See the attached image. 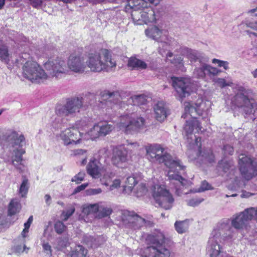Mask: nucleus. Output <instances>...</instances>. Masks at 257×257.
Wrapping results in <instances>:
<instances>
[{"instance_id": "1", "label": "nucleus", "mask_w": 257, "mask_h": 257, "mask_svg": "<svg viewBox=\"0 0 257 257\" xmlns=\"http://www.w3.org/2000/svg\"><path fill=\"white\" fill-rule=\"evenodd\" d=\"M44 67L50 76L58 79L69 74L70 71L82 73L85 70L86 65L83 57L73 54L70 55L67 63L58 58L50 59L44 64Z\"/></svg>"}, {"instance_id": "2", "label": "nucleus", "mask_w": 257, "mask_h": 257, "mask_svg": "<svg viewBox=\"0 0 257 257\" xmlns=\"http://www.w3.org/2000/svg\"><path fill=\"white\" fill-rule=\"evenodd\" d=\"M147 157L152 162H158L159 164L163 163L169 170L167 176L170 179L178 180L183 185L188 183L184 180L180 175L175 173L176 170L184 169L179 160L173 159L172 157L166 152L161 145L157 144L149 145L146 147Z\"/></svg>"}, {"instance_id": "3", "label": "nucleus", "mask_w": 257, "mask_h": 257, "mask_svg": "<svg viewBox=\"0 0 257 257\" xmlns=\"http://www.w3.org/2000/svg\"><path fill=\"white\" fill-rule=\"evenodd\" d=\"M200 106V103L195 104L194 105L190 102L186 103L185 105V112L182 117L184 118H191L190 120H186V124L184 127L186 139L190 147L194 148L195 147H197L199 149V152L201 154L200 144L201 139L192 134L193 132L195 133H199L201 129L199 122L196 118L197 115L199 114Z\"/></svg>"}, {"instance_id": "4", "label": "nucleus", "mask_w": 257, "mask_h": 257, "mask_svg": "<svg viewBox=\"0 0 257 257\" xmlns=\"http://www.w3.org/2000/svg\"><path fill=\"white\" fill-rule=\"evenodd\" d=\"M86 63L91 71L96 72H110L116 66L115 61L111 57L110 51L105 49L89 53Z\"/></svg>"}, {"instance_id": "5", "label": "nucleus", "mask_w": 257, "mask_h": 257, "mask_svg": "<svg viewBox=\"0 0 257 257\" xmlns=\"http://www.w3.org/2000/svg\"><path fill=\"white\" fill-rule=\"evenodd\" d=\"M231 228L228 220L218 223L216 228L212 231V236L208 240L207 252L209 256L217 257L219 255L221 251L218 242L221 241V239L231 238Z\"/></svg>"}, {"instance_id": "6", "label": "nucleus", "mask_w": 257, "mask_h": 257, "mask_svg": "<svg viewBox=\"0 0 257 257\" xmlns=\"http://www.w3.org/2000/svg\"><path fill=\"white\" fill-rule=\"evenodd\" d=\"M234 89L237 92L232 100V103L239 108L245 117L253 114L256 109V104L253 99L249 98L252 91L238 84L234 87Z\"/></svg>"}, {"instance_id": "7", "label": "nucleus", "mask_w": 257, "mask_h": 257, "mask_svg": "<svg viewBox=\"0 0 257 257\" xmlns=\"http://www.w3.org/2000/svg\"><path fill=\"white\" fill-rule=\"evenodd\" d=\"M164 235L159 233L155 235L149 234L146 238L148 246L145 248V254L146 257H159L161 254L168 256L169 250L165 247Z\"/></svg>"}, {"instance_id": "8", "label": "nucleus", "mask_w": 257, "mask_h": 257, "mask_svg": "<svg viewBox=\"0 0 257 257\" xmlns=\"http://www.w3.org/2000/svg\"><path fill=\"white\" fill-rule=\"evenodd\" d=\"M22 69L23 76L33 83H42L52 77L47 71V73L45 72L41 66L34 61L29 60L26 62Z\"/></svg>"}, {"instance_id": "9", "label": "nucleus", "mask_w": 257, "mask_h": 257, "mask_svg": "<svg viewBox=\"0 0 257 257\" xmlns=\"http://www.w3.org/2000/svg\"><path fill=\"white\" fill-rule=\"evenodd\" d=\"M145 122V120L143 117H135L134 113L125 114L120 116L117 125L120 130L129 134L142 128Z\"/></svg>"}, {"instance_id": "10", "label": "nucleus", "mask_w": 257, "mask_h": 257, "mask_svg": "<svg viewBox=\"0 0 257 257\" xmlns=\"http://www.w3.org/2000/svg\"><path fill=\"white\" fill-rule=\"evenodd\" d=\"M83 105V99L81 96H74L66 99L65 104L58 105L55 112L61 116H73L80 112Z\"/></svg>"}, {"instance_id": "11", "label": "nucleus", "mask_w": 257, "mask_h": 257, "mask_svg": "<svg viewBox=\"0 0 257 257\" xmlns=\"http://www.w3.org/2000/svg\"><path fill=\"white\" fill-rule=\"evenodd\" d=\"M172 85L174 88L178 99H183L189 96L192 91V83L187 78L172 77Z\"/></svg>"}, {"instance_id": "12", "label": "nucleus", "mask_w": 257, "mask_h": 257, "mask_svg": "<svg viewBox=\"0 0 257 257\" xmlns=\"http://www.w3.org/2000/svg\"><path fill=\"white\" fill-rule=\"evenodd\" d=\"M238 164L242 176L249 180L257 176V162L244 154L239 157Z\"/></svg>"}, {"instance_id": "13", "label": "nucleus", "mask_w": 257, "mask_h": 257, "mask_svg": "<svg viewBox=\"0 0 257 257\" xmlns=\"http://www.w3.org/2000/svg\"><path fill=\"white\" fill-rule=\"evenodd\" d=\"M153 196L159 205L167 210L173 206L174 199L171 194L164 187L155 185L153 189Z\"/></svg>"}, {"instance_id": "14", "label": "nucleus", "mask_w": 257, "mask_h": 257, "mask_svg": "<svg viewBox=\"0 0 257 257\" xmlns=\"http://www.w3.org/2000/svg\"><path fill=\"white\" fill-rule=\"evenodd\" d=\"M127 5L125 11H131V16L133 21L137 25L143 24V12L144 8L147 7V2L144 0H127Z\"/></svg>"}, {"instance_id": "15", "label": "nucleus", "mask_w": 257, "mask_h": 257, "mask_svg": "<svg viewBox=\"0 0 257 257\" xmlns=\"http://www.w3.org/2000/svg\"><path fill=\"white\" fill-rule=\"evenodd\" d=\"M122 221L125 226L134 230L139 229L147 222L146 220L134 212L125 211L122 216Z\"/></svg>"}, {"instance_id": "16", "label": "nucleus", "mask_w": 257, "mask_h": 257, "mask_svg": "<svg viewBox=\"0 0 257 257\" xmlns=\"http://www.w3.org/2000/svg\"><path fill=\"white\" fill-rule=\"evenodd\" d=\"M59 136L66 146L73 143L76 144L81 140V133L74 127L67 128L62 131Z\"/></svg>"}, {"instance_id": "17", "label": "nucleus", "mask_w": 257, "mask_h": 257, "mask_svg": "<svg viewBox=\"0 0 257 257\" xmlns=\"http://www.w3.org/2000/svg\"><path fill=\"white\" fill-rule=\"evenodd\" d=\"M114 128L113 124L107 122H101L95 124L89 132L92 140L104 137L109 134Z\"/></svg>"}, {"instance_id": "18", "label": "nucleus", "mask_w": 257, "mask_h": 257, "mask_svg": "<svg viewBox=\"0 0 257 257\" xmlns=\"http://www.w3.org/2000/svg\"><path fill=\"white\" fill-rule=\"evenodd\" d=\"M4 137L9 144L14 148H22L25 144L24 136L15 131L7 133Z\"/></svg>"}, {"instance_id": "19", "label": "nucleus", "mask_w": 257, "mask_h": 257, "mask_svg": "<svg viewBox=\"0 0 257 257\" xmlns=\"http://www.w3.org/2000/svg\"><path fill=\"white\" fill-rule=\"evenodd\" d=\"M127 160V152L123 147H116L113 150L111 161L113 165L120 167Z\"/></svg>"}, {"instance_id": "20", "label": "nucleus", "mask_w": 257, "mask_h": 257, "mask_svg": "<svg viewBox=\"0 0 257 257\" xmlns=\"http://www.w3.org/2000/svg\"><path fill=\"white\" fill-rule=\"evenodd\" d=\"M146 36L156 41L160 42L159 48L162 47L164 50H167L169 46L167 43L164 42L162 41H160V39L162 34V31L156 26H153L145 30Z\"/></svg>"}, {"instance_id": "21", "label": "nucleus", "mask_w": 257, "mask_h": 257, "mask_svg": "<svg viewBox=\"0 0 257 257\" xmlns=\"http://www.w3.org/2000/svg\"><path fill=\"white\" fill-rule=\"evenodd\" d=\"M14 156L12 158V163L20 172L24 170V166L22 164L23 155L25 153L24 149L21 148H15L13 150Z\"/></svg>"}, {"instance_id": "22", "label": "nucleus", "mask_w": 257, "mask_h": 257, "mask_svg": "<svg viewBox=\"0 0 257 257\" xmlns=\"http://www.w3.org/2000/svg\"><path fill=\"white\" fill-rule=\"evenodd\" d=\"M99 162L96 159L90 161L87 166V173L93 178H98L100 176V169Z\"/></svg>"}, {"instance_id": "23", "label": "nucleus", "mask_w": 257, "mask_h": 257, "mask_svg": "<svg viewBox=\"0 0 257 257\" xmlns=\"http://www.w3.org/2000/svg\"><path fill=\"white\" fill-rule=\"evenodd\" d=\"M155 117L158 121H162L167 116V107L163 101L158 102L154 107Z\"/></svg>"}, {"instance_id": "24", "label": "nucleus", "mask_w": 257, "mask_h": 257, "mask_svg": "<svg viewBox=\"0 0 257 257\" xmlns=\"http://www.w3.org/2000/svg\"><path fill=\"white\" fill-rule=\"evenodd\" d=\"M208 61V59L207 58L202 61V62H200V65L199 67H196L194 69L193 74L196 78H204L206 75H207V64L206 62Z\"/></svg>"}, {"instance_id": "25", "label": "nucleus", "mask_w": 257, "mask_h": 257, "mask_svg": "<svg viewBox=\"0 0 257 257\" xmlns=\"http://www.w3.org/2000/svg\"><path fill=\"white\" fill-rule=\"evenodd\" d=\"M247 222L244 215L240 212L232 219L231 225L235 229H240L245 226Z\"/></svg>"}, {"instance_id": "26", "label": "nucleus", "mask_w": 257, "mask_h": 257, "mask_svg": "<svg viewBox=\"0 0 257 257\" xmlns=\"http://www.w3.org/2000/svg\"><path fill=\"white\" fill-rule=\"evenodd\" d=\"M186 57L190 61L191 63H195L197 61L202 62V61L206 59L202 56L197 51L190 49L189 48H185Z\"/></svg>"}, {"instance_id": "27", "label": "nucleus", "mask_w": 257, "mask_h": 257, "mask_svg": "<svg viewBox=\"0 0 257 257\" xmlns=\"http://www.w3.org/2000/svg\"><path fill=\"white\" fill-rule=\"evenodd\" d=\"M156 20L155 14L153 10L148 6L147 3V7L144 8L143 12V23H148L153 22Z\"/></svg>"}, {"instance_id": "28", "label": "nucleus", "mask_w": 257, "mask_h": 257, "mask_svg": "<svg viewBox=\"0 0 257 257\" xmlns=\"http://www.w3.org/2000/svg\"><path fill=\"white\" fill-rule=\"evenodd\" d=\"M128 66L135 69H145L147 67V64L144 61L134 57L128 60Z\"/></svg>"}, {"instance_id": "29", "label": "nucleus", "mask_w": 257, "mask_h": 257, "mask_svg": "<svg viewBox=\"0 0 257 257\" xmlns=\"http://www.w3.org/2000/svg\"><path fill=\"white\" fill-rule=\"evenodd\" d=\"M108 96L109 101L113 102L114 104L118 105L120 107H122L124 104V101L120 93L117 92H108L107 93Z\"/></svg>"}, {"instance_id": "30", "label": "nucleus", "mask_w": 257, "mask_h": 257, "mask_svg": "<svg viewBox=\"0 0 257 257\" xmlns=\"http://www.w3.org/2000/svg\"><path fill=\"white\" fill-rule=\"evenodd\" d=\"M84 240L87 244L91 247H97L103 242L102 237L97 236V237H94L90 235L86 236L84 238Z\"/></svg>"}, {"instance_id": "31", "label": "nucleus", "mask_w": 257, "mask_h": 257, "mask_svg": "<svg viewBox=\"0 0 257 257\" xmlns=\"http://www.w3.org/2000/svg\"><path fill=\"white\" fill-rule=\"evenodd\" d=\"M99 210V203L85 204L82 207V212L86 215L94 214Z\"/></svg>"}, {"instance_id": "32", "label": "nucleus", "mask_w": 257, "mask_h": 257, "mask_svg": "<svg viewBox=\"0 0 257 257\" xmlns=\"http://www.w3.org/2000/svg\"><path fill=\"white\" fill-rule=\"evenodd\" d=\"M21 209V204L16 199L10 202L8 207V214L10 216L15 215L19 212Z\"/></svg>"}, {"instance_id": "33", "label": "nucleus", "mask_w": 257, "mask_h": 257, "mask_svg": "<svg viewBox=\"0 0 257 257\" xmlns=\"http://www.w3.org/2000/svg\"><path fill=\"white\" fill-rule=\"evenodd\" d=\"M175 227L178 233H185L189 227L188 221L187 220L177 221L175 223Z\"/></svg>"}, {"instance_id": "34", "label": "nucleus", "mask_w": 257, "mask_h": 257, "mask_svg": "<svg viewBox=\"0 0 257 257\" xmlns=\"http://www.w3.org/2000/svg\"><path fill=\"white\" fill-rule=\"evenodd\" d=\"M137 181L134 177H128L125 181V185L124 187V191L126 193H130L132 192L134 187L137 184Z\"/></svg>"}, {"instance_id": "35", "label": "nucleus", "mask_w": 257, "mask_h": 257, "mask_svg": "<svg viewBox=\"0 0 257 257\" xmlns=\"http://www.w3.org/2000/svg\"><path fill=\"white\" fill-rule=\"evenodd\" d=\"M87 250L81 245H77L72 251L70 257H85Z\"/></svg>"}, {"instance_id": "36", "label": "nucleus", "mask_w": 257, "mask_h": 257, "mask_svg": "<svg viewBox=\"0 0 257 257\" xmlns=\"http://www.w3.org/2000/svg\"><path fill=\"white\" fill-rule=\"evenodd\" d=\"M131 100L134 105H144L146 103V96L144 94H140L132 96Z\"/></svg>"}, {"instance_id": "37", "label": "nucleus", "mask_w": 257, "mask_h": 257, "mask_svg": "<svg viewBox=\"0 0 257 257\" xmlns=\"http://www.w3.org/2000/svg\"><path fill=\"white\" fill-rule=\"evenodd\" d=\"M0 59L6 64H8L10 61L8 47L3 44H0Z\"/></svg>"}, {"instance_id": "38", "label": "nucleus", "mask_w": 257, "mask_h": 257, "mask_svg": "<svg viewBox=\"0 0 257 257\" xmlns=\"http://www.w3.org/2000/svg\"><path fill=\"white\" fill-rule=\"evenodd\" d=\"M241 213L244 215V216L247 221L252 219L255 216L257 217V209L254 207H250L245 209Z\"/></svg>"}, {"instance_id": "39", "label": "nucleus", "mask_w": 257, "mask_h": 257, "mask_svg": "<svg viewBox=\"0 0 257 257\" xmlns=\"http://www.w3.org/2000/svg\"><path fill=\"white\" fill-rule=\"evenodd\" d=\"M99 203V210L98 212H99V216L101 217H106L110 215L112 210L110 207H108L103 205L102 203Z\"/></svg>"}, {"instance_id": "40", "label": "nucleus", "mask_w": 257, "mask_h": 257, "mask_svg": "<svg viewBox=\"0 0 257 257\" xmlns=\"http://www.w3.org/2000/svg\"><path fill=\"white\" fill-rule=\"evenodd\" d=\"M74 155L76 157H80L82 159L81 165H84L86 163L87 151L83 149H77L74 151Z\"/></svg>"}, {"instance_id": "41", "label": "nucleus", "mask_w": 257, "mask_h": 257, "mask_svg": "<svg viewBox=\"0 0 257 257\" xmlns=\"http://www.w3.org/2000/svg\"><path fill=\"white\" fill-rule=\"evenodd\" d=\"M29 189L28 180L25 178L20 186L19 189V193L21 195L22 197H25L27 194Z\"/></svg>"}, {"instance_id": "42", "label": "nucleus", "mask_w": 257, "mask_h": 257, "mask_svg": "<svg viewBox=\"0 0 257 257\" xmlns=\"http://www.w3.org/2000/svg\"><path fill=\"white\" fill-rule=\"evenodd\" d=\"M147 192V188L144 184H139L135 190L134 192L137 197H140L145 195Z\"/></svg>"}, {"instance_id": "43", "label": "nucleus", "mask_w": 257, "mask_h": 257, "mask_svg": "<svg viewBox=\"0 0 257 257\" xmlns=\"http://www.w3.org/2000/svg\"><path fill=\"white\" fill-rule=\"evenodd\" d=\"M214 82L221 88H224L226 86H230L232 84L231 81H226L225 79L218 78L214 79Z\"/></svg>"}, {"instance_id": "44", "label": "nucleus", "mask_w": 257, "mask_h": 257, "mask_svg": "<svg viewBox=\"0 0 257 257\" xmlns=\"http://www.w3.org/2000/svg\"><path fill=\"white\" fill-rule=\"evenodd\" d=\"M219 167L222 169L224 172H227L230 168L233 167L231 163L225 160H221L219 163Z\"/></svg>"}, {"instance_id": "45", "label": "nucleus", "mask_w": 257, "mask_h": 257, "mask_svg": "<svg viewBox=\"0 0 257 257\" xmlns=\"http://www.w3.org/2000/svg\"><path fill=\"white\" fill-rule=\"evenodd\" d=\"M54 228L58 234H61L65 230L66 226L62 221H58L55 223Z\"/></svg>"}, {"instance_id": "46", "label": "nucleus", "mask_w": 257, "mask_h": 257, "mask_svg": "<svg viewBox=\"0 0 257 257\" xmlns=\"http://www.w3.org/2000/svg\"><path fill=\"white\" fill-rule=\"evenodd\" d=\"M85 176L84 171H80L71 179V181L75 182L77 184H78L84 180Z\"/></svg>"}, {"instance_id": "47", "label": "nucleus", "mask_w": 257, "mask_h": 257, "mask_svg": "<svg viewBox=\"0 0 257 257\" xmlns=\"http://www.w3.org/2000/svg\"><path fill=\"white\" fill-rule=\"evenodd\" d=\"M221 72V70L207 64V75L209 76H215Z\"/></svg>"}, {"instance_id": "48", "label": "nucleus", "mask_w": 257, "mask_h": 257, "mask_svg": "<svg viewBox=\"0 0 257 257\" xmlns=\"http://www.w3.org/2000/svg\"><path fill=\"white\" fill-rule=\"evenodd\" d=\"M75 210V208L74 207H72L67 211H63L62 216L63 217V220L64 221L67 220V219L74 213Z\"/></svg>"}, {"instance_id": "49", "label": "nucleus", "mask_w": 257, "mask_h": 257, "mask_svg": "<svg viewBox=\"0 0 257 257\" xmlns=\"http://www.w3.org/2000/svg\"><path fill=\"white\" fill-rule=\"evenodd\" d=\"M184 166V169H183L179 170H176V171H175V173H176V174H178L179 175H180V176H181V177H182L184 180H186L187 182H188V183H187V185H183V184H182L181 183H180L178 180H175V179H173V180L169 179V180H171V181H176V184L178 186H179V187H180V186H182V187H183L187 188V187H188V186H190V185H191V182H190V181H188V180H187L185 179H184V178H183V177H182L180 174H179V171H180V170H184L185 169V166ZM168 177H169V176H168ZM168 178H169V177H168ZM169 179H170V178H169ZM174 184H175V182H174Z\"/></svg>"}, {"instance_id": "50", "label": "nucleus", "mask_w": 257, "mask_h": 257, "mask_svg": "<svg viewBox=\"0 0 257 257\" xmlns=\"http://www.w3.org/2000/svg\"><path fill=\"white\" fill-rule=\"evenodd\" d=\"M23 248H24L22 250L21 245H16L13 247V250L14 252H15L16 253H20L25 251H26V252L27 253L28 250H29V248L27 247L25 244L24 245Z\"/></svg>"}, {"instance_id": "51", "label": "nucleus", "mask_w": 257, "mask_h": 257, "mask_svg": "<svg viewBox=\"0 0 257 257\" xmlns=\"http://www.w3.org/2000/svg\"><path fill=\"white\" fill-rule=\"evenodd\" d=\"M211 185L206 181L202 182L200 187L199 188L198 192H203L205 190H211Z\"/></svg>"}, {"instance_id": "52", "label": "nucleus", "mask_w": 257, "mask_h": 257, "mask_svg": "<svg viewBox=\"0 0 257 257\" xmlns=\"http://www.w3.org/2000/svg\"><path fill=\"white\" fill-rule=\"evenodd\" d=\"M222 151L224 155H232L234 152V149L230 145H224L222 149Z\"/></svg>"}, {"instance_id": "53", "label": "nucleus", "mask_w": 257, "mask_h": 257, "mask_svg": "<svg viewBox=\"0 0 257 257\" xmlns=\"http://www.w3.org/2000/svg\"><path fill=\"white\" fill-rule=\"evenodd\" d=\"M100 181L102 184L106 186H109L110 182V175L106 174L104 175L103 177L100 179Z\"/></svg>"}, {"instance_id": "54", "label": "nucleus", "mask_w": 257, "mask_h": 257, "mask_svg": "<svg viewBox=\"0 0 257 257\" xmlns=\"http://www.w3.org/2000/svg\"><path fill=\"white\" fill-rule=\"evenodd\" d=\"M102 192L100 188H90L86 190V193L88 195H94L100 194Z\"/></svg>"}, {"instance_id": "55", "label": "nucleus", "mask_w": 257, "mask_h": 257, "mask_svg": "<svg viewBox=\"0 0 257 257\" xmlns=\"http://www.w3.org/2000/svg\"><path fill=\"white\" fill-rule=\"evenodd\" d=\"M32 221H33V216H31L28 218L27 222L25 223V224H24L25 228L23 229V233H22V235H23L24 237L25 236V235H24L23 233L28 232V229H29Z\"/></svg>"}, {"instance_id": "56", "label": "nucleus", "mask_w": 257, "mask_h": 257, "mask_svg": "<svg viewBox=\"0 0 257 257\" xmlns=\"http://www.w3.org/2000/svg\"><path fill=\"white\" fill-rule=\"evenodd\" d=\"M172 63L175 64L176 66L181 68V67H183L184 63L183 59L180 57H176L173 59V61Z\"/></svg>"}, {"instance_id": "57", "label": "nucleus", "mask_w": 257, "mask_h": 257, "mask_svg": "<svg viewBox=\"0 0 257 257\" xmlns=\"http://www.w3.org/2000/svg\"><path fill=\"white\" fill-rule=\"evenodd\" d=\"M246 27L250 28L254 30H257V22L246 21L245 23Z\"/></svg>"}, {"instance_id": "58", "label": "nucleus", "mask_w": 257, "mask_h": 257, "mask_svg": "<svg viewBox=\"0 0 257 257\" xmlns=\"http://www.w3.org/2000/svg\"><path fill=\"white\" fill-rule=\"evenodd\" d=\"M42 246H43V249L45 251H47V254H49L50 255L52 254L51 246L48 243H43L42 245Z\"/></svg>"}, {"instance_id": "59", "label": "nucleus", "mask_w": 257, "mask_h": 257, "mask_svg": "<svg viewBox=\"0 0 257 257\" xmlns=\"http://www.w3.org/2000/svg\"><path fill=\"white\" fill-rule=\"evenodd\" d=\"M43 0H30L31 5L36 8L41 5Z\"/></svg>"}, {"instance_id": "60", "label": "nucleus", "mask_w": 257, "mask_h": 257, "mask_svg": "<svg viewBox=\"0 0 257 257\" xmlns=\"http://www.w3.org/2000/svg\"><path fill=\"white\" fill-rule=\"evenodd\" d=\"M120 184V181L119 179H115L113 181L112 184L110 186V189L112 190L114 188L118 187Z\"/></svg>"}, {"instance_id": "61", "label": "nucleus", "mask_w": 257, "mask_h": 257, "mask_svg": "<svg viewBox=\"0 0 257 257\" xmlns=\"http://www.w3.org/2000/svg\"><path fill=\"white\" fill-rule=\"evenodd\" d=\"M87 183L83 184L80 186H78L75 189L74 192L78 193L82 190H83L87 187Z\"/></svg>"}, {"instance_id": "62", "label": "nucleus", "mask_w": 257, "mask_h": 257, "mask_svg": "<svg viewBox=\"0 0 257 257\" xmlns=\"http://www.w3.org/2000/svg\"><path fill=\"white\" fill-rule=\"evenodd\" d=\"M202 156H204L206 158L208 157V161L209 162H211L212 161H213V156L212 152L210 150L209 151V152H208V156H206V155L205 153H204L202 155Z\"/></svg>"}, {"instance_id": "63", "label": "nucleus", "mask_w": 257, "mask_h": 257, "mask_svg": "<svg viewBox=\"0 0 257 257\" xmlns=\"http://www.w3.org/2000/svg\"><path fill=\"white\" fill-rule=\"evenodd\" d=\"M224 61H222V60H220L219 59H213L212 60V62L214 64H217L218 66L219 67H222V64L224 62Z\"/></svg>"}, {"instance_id": "64", "label": "nucleus", "mask_w": 257, "mask_h": 257, "mask_svg": "<svg viewBox=\"0 0 257 257\" xmlns=\"http://www.w3.org/2000/svg\"><path fill=\"white\" fill-rule=\"evenodd\" d=\"M45 199L46 203L48 205H49L50 204V201L51 200V196L49 195H48V194H46L45 196Z\"/></svg>"}]
</instances>
